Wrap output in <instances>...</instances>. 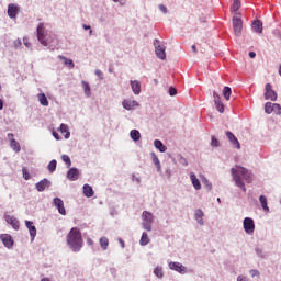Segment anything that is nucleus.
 I'll return each instance as SVG.
<instances>
[{"label":"nucleus","instance_id":"1","mask_svg":"<svg viewBox=\"0 0 281 281\" xmlns=\"http://www.w3.org/2000/svg\"><path fill=\"white\" fill-rule=\"evenodd\" d=\"M231 172L237 188H240L243 192H247V188H245V181L246 183H251V181H254L251 178V172L240 166L232 168Z\"/></svg>","mask_w":281,"mask_h":281},{"label":"nucleus","instance_id":"2","mask_svg":"<svg viewBox=\"0 0 281 281\" xmlns=\"http://www.w3.org/2000/svg\"><path fill=\"white\" fill-rule=\"evenodd\" d=\"M67 245L72 251L78 252L82 249V233L78 227H72L67 235Z\"/></svg>","mask_w":281,"mask_h":281},{"label":"nucleus","instance_id":"3","mask_svg":"<svg viewBox=\"0 0 281 281\" xmlns=\"http://www.w3.org/2000/svg\"><path fill=\"white\" fill-rule=\"evenodd\" d=\"M37 41L43 45L44 47H47L52 42H49V38H47V31L45 30V24L40 23L37 25Z\"/></svg>","mask_w":281,"mask_h":281},{"label":"nucleus","instance_id":"4","mask_svg":"<svg viewBox=\"0 0 281 281\" xmlns=\"http://www.w3.org/2000/svg\"><path fill=\"white\" fill-rule=\"evenodd\" d=\"M142 225L146 229V232H153V223L155 222V216L153 215V213L144 211L142 214Z\"/></svg>","mask_w":281,"mask_h":281},{"label":"nucleus","instance_id":"5","mask_svg":"<svg viewBox=\"0 0 281 281\" xmlns=\"http://www.w3.org/2000/svg\"><path fill=\"white\" fill-rule=\"evenodd\" d=\"M233 30L235 36H240V34H243V20L238 15L233 16Z\"/></svg>","mask_w":281,"mask_h":281},{"label":"nucleus","instance_id":"6","mask_svg":"<svg viewBox=\"0 0 281 281\" xmlns=\"http://www.w3.org/2000/svg\"><path fill=\"white\" fill-rule=\"evenodd\" d=\"M155 49H156V56L160 60H166V46L161 45L159 40L154 41Z\"/></svg>","mask_w":281,"mask_h":281},{"label":"nucleus","instance_id":"7","mask_svg":"<svg viewBox=\"0 0 281 281\" xmlns=\"http://www.w3.org/2000/svg\"><path fill=\"white\" fill-rule=\"evenodd\" d=\"M244 231L248 235H251L254 234V232H256V224L254 223V220L251 217H246L244 220Z\"/></svg>","mask_w":281,"mask_h":281},{"label":"nucleus","instance_id":"8","mask_svg":"<svg viewBox=\"0 0 281 281\" xmlns=\"http://www.w3.org/2000/svg\"><path fill=\"white\" fill-rule=\"evenodd\" d=\"M265 89V100H271L272 102H276V100H278V93L273 91L271 83H267Z\"/></svg>","mask_w":281,"mask_h":281},{"label":"nucleus","instance_id":"9","mask_svg":"<svg viewBox=\"0 0 281 281\" xmlns=\"http://www.w3.org/2000/svg\"><path fill=\"white\" fill-rule=\"evenodd\" d=\"M0 239L2 240V244L7 249H12L14 247V239L12 238V235L10 234H1Z\"/></svg>","mask_w":281,"mask_h":281},{"label":"nucleus","instance_id":"10","mask_svg":"<svg viewBox=\"0 0 281 281\" xmlns=\"http://www.w3.org/2000/svg\"><path fill=\"white\" fill-rule=\"evenodd\" d=\"M53 203L55 207L58 210L59 214H61V216H65L67 214V210H65V202H63L60 198H55L53 200Z\"/></svg>","mask_w":281,"mask_h":281},{"label":"nucleus","instance_id":"11","mask_svg":"<svg viewBox=\"0 0 281 281\" xmlns=\"http://www.w3.org/2000/svg\"><path fill=\"white\" fill-rule=\"evenodd\" d=\"M226 137H227L228 142H231V144L235 148H237V150H240V142H238V138L236 137V135H234V133L226 132Z\"/></svg>","mask_w":281,"mask_h":281},{"label":"nucleus","instance_id":"12","mask_svg":"<svg viewBox=\"0 0 281 281\" xmlns=\"http://www.w3.org/2000/svg\"><path fill=\"white\" fill-rule=\"evenodd\" d=\"M19 12H20L19 5L14 3H10L8 5V16L10 19H16V14H19Z\"/></svg>","mask_w":281,"mask_h":281},{"label":"nucleus","instance_id":"13","mask_svg":"<svg viewBox=\"0 0 281 281\" xmlns=\"http://www.w3.org/2000/svg\"><path fill=\"white\" fill-rule=\"evenodd\" d=\"M25 226L30 232L32 243H34V239L36 238V226H34V222L25 221Z\"/></svg>","mask_w":281,"mask_h":281},{"label":"nucleus","instance_id":"14","mask_svg":"<svg viewBox=\"0 0 281 281\" xmlns=\"http://www.w3.org/2000/svg\"><path fill=\"white\" fill-rule=\"evenodd\" d=\"M213 98H214L216 110L220 113H225V105L223 104V102H221V97L216 92H214Z\"/></svg>","mask_w":281,"mask_h":281},{"label":"nucleus","instance_id":"15","mask_svg":"<svg viewBox=\"0 0 281 281\" xmlns=\"http://www.w3.org/2000/svg\"><path fill=\"white\" fill-rule=\"evenodd\" d=\"M169 269L177 271L178 273H186V267L180 262H169Z\"/></svg>","mask_w":281,"mask_h":281},{"label":"nucleus","instance_id":"16","mask_svg":"<svg viewBox=\"0 0 281 281\" xmlns=\"http://www.w3.org/2000/svg\"><path fill=\"white\" fill-rule=\"evenodd\" d=\"M79 177H80V171H78L77 168H70L67 172V179H69V181H77Z\"/></svg>","mask_w":281,"mask_h":281},{"label":"nucleus","instance_id":"17","mask_svg":"<svg viewBox=\"0 0 281 281\" xmlns=\"http://www.w3.org/2000/svg\"><path fill=\"white\" fill-rule=\"evenodd\" d=\"M52 183L47 179H43L40 182L36 183V190L37 192H44L46 188H49Z\"/></svg>","mask_w":281,"mask_h":281},{"label":"nucleus","instance_id":"18","mask_svg":"<svg viewBox=\"0 0 281 281\" xmlns=\"http://www.w3.org/2000/svg\"><path fill=\"white\" fill-rule=\"evenodd\" d=\"M131 87L135 95H139V93H142V83H139V81L137 80L131 81Z\"/></svg>","mask_w":281,"mask_h":281},{"label":"nucleus","instance_id":"19","mask_svg":"<svg viewBox=\"0 0 281 281\" xmlns=\"http://www.w3.org/2000/svg\"><path fill=\"white\" fill-rule=\"evenodd\" d=\"M58 58L64 63L65 67H68L69 69H74L76 67L72 59H69L63 55H59Z\"/></svg>","mask_w":281,"mask_h":281},{"label":"nucleus","instance_id":"20","mask_svg":"<svg viewBox=\"0 0 281 281\" xmlns=\"http://www.w3.org/2000/svg\"><path fill=\"white\" fill-rule=\"evenodd\" d=\"M122 104H123V108L126 109V111H131L132 109H135V106H139V103L137 101H131V100H124Z\"/></svg>","mask_w":281,"mask_h":281},{"label":"nucleus","instance_id":"21","mask_svg":"<svg viewBox=\"0 0 281 281\" xmlns=\"http://www.w3.org/2000/svg\"><path fill=\"white\" fill-rule=\"evenodd\" d=\"M5 221H7V223H9V225H11L13 227V229H19V227H20L19 220H16L13 216H7Z\"/></svg>","mask_w":281,"mask_h":281},{"label":"nucleus","instance_id":"22","mask_svg":"<svg viewBox=\"0 0 281 281\" xmlns=\"http://www.w3.org/2000/svg\"><path fill=\"white\" fill-rule=\"evenodd\" d=\"M252 30L257 34H262V22L260 20H255L252 22Z\"/></svg>","mask_w":281,"mask_h":281},{"label":"nucleus","instance_id":"23","mask_svg":"<svg viewBox=\"0 0 281 281\" xmlns=\"http://www.w3.org/2000/svg\"><path fill=\"white\" fill-rule=\"evenodd\" d=\"M37 100L42 106H49V101L47 100V95H45V93L37 94Z\"/></svg>","mask_w":281,"mask_h":281},{"label":"nucleus","instance_id":"24","mask_svg":"<svg viewBox=\"0 0 281 281\" xmlns=\"http://www.w3.org/2000/svg\"><path fill=\"white\" fill-rule=\"evenodd\" d=\"M190 179H191V182H192L193 188H195L196 190H201V181H199V180L196 179V175H194V173L191 172Z\"/></svg>","mask_w":281,"mask_h":281},{"label":"nucleus","instance_id":"25","mask_svg":"<svg viewBox=\"0 0 281 281\" xmlns=\"http://www.w3.org/2000/svg\"><path fill=\"white\" fill-rule=\"evenodd\" d=\"M59 132L61 133V135L65 136L66 139H69V137L71 136V133H69V127L65 124L60 125Z\"/></svg>","mask_w":281,"mask_h":281},{"label":"nucleus","instance_id":"26","mask_svg":"<svg viewBox=\"0 0 281 281\" xmlns=\"http://www.w3.org/2000/svg\"><path fill=\"white\" fill-rule=\"evenodd\" d=\"M203 216H204L203 210L198 209V210L195 211V221H196L200 225H203V224H204V222H203Z\"/></svg>","mask_w":281,"mask_h":281},{"label":"nucleus","instance_id":"27","mask_svg":"<svg viewBox=\"0 0 281 281\" xmlns=\"http://www.w3.org/2000/svg\"><path fill=\"white\" fill-rule=\"evenodd\" d=\"M83 194L85 196H87L88 199L93 196V188H91V186L89 184H85L83 186Z\"/></svg>","mask_w":281,"mask_h":281},{"label":"nucleus","instance_id":"28","mask_svg":"<svg viewBox=\"0 0 281 281\" xmlns=\"http://www.w3.org/2000/svg\"><path fill=\"white\" fill-rule=\"evenodd\" d=\"M148 243H150V238L148 237V233L144 232L142 234L139 245H142V247H145V245H148Z\"/></svg>","mask_w":281,"mask_h":281},{"label":"nucleus","instance_id":"29","mask_svg":"<svg viewBox=\"0 0 281 281\" xmlns=\"http://www.w3.org/2000/svg\"><path fill=\"white\" fill-rule=\"evenodd\" d=\"M130 136L134 142H139V139L142 138V134L137 130H132L130 132Z\"/></svg>","mask_w":281,"mask_h":281},{"label":"nucleus","instance_id":"30","mask_svg":"<svg viewBox=\"0 0 281 281\" xmlns=\"http://www.w3.org/2000/svg\"><path fill=\"white\" fill-rule=\"evenodd\" d=\"M259 201H260L262 210L265 212H269V205L267 204V196L260 195Z\"/></svg>","mask_w":281,"mask_h":281},{"label":"nucleus","instance_id":"31","mask_svg":"<svg viewBox=\"0 0 281 281\" xmlns=\"http://www.w3.org/2000/svg\"><path fill=\"white\" fill-rule=\"evenodd\" d=\"M10 146L12 150H14V153H21V144H19L16 139H12V142L10 143Z\"/></svg>","mask_w":281,"mask_h":281},{"label":"nucleus","instance_id":"32","mask_svg":"<svg viewBox=\"0 0 281 281\" xmlns=\"http://www.w3.org/2000/svg\"><path fill=\"white\" fill-rule=\"evenodd\" d=\"M154 145H155V148H157L160 153H166L167 148L165 147L164 143H161V140L156 139L154 142Z\"/></svg>","mask_w":281,"mask_h":281},{"label":"nucleus","instance_id":"33","mask_svg":"<svg viewBox=\"0 0 281 281\" xmlns=\"http://www.w3.org/2000/svg\"><path fill=\"white\" fill-rule=\"evenodd\" d=\"M100 247L103 249V251H106L109 249V238L101 237L100 238Z\"/></svg>","mask_w":281,"mask_h":281},{"label":"nucleus","instance_id":"34","mask_svg":"<svg viewBox=\"0 0 281 281\" xmlns=\"http://www.w3.org/2000/svg\"><path fill=\"white\" fill-rule=\"evenodd\" d=\"M81 85L83 87L85 94L89 98L91 95V86H89V82L87 81H82Z\"/></svg>","mask_w":281,"mask_h":281},{"label":"nucleus","instance_id":"35","mask_svg":"<svg viewBox=\"0 0 281 281\" xmlns=\"http://www.w3.org/2000/svg\"><path fill=\"white\" fill-rule=\"evenodd\" d=\"M231 10L232 12H238V10H240V0H233Z\"/></svg>","mask_w":281,"mask_h":281},{"label":"nucleus","instance_id":"36","mask_svg":"<svg viewBox=\"0 0 281 281\" xmlns=\"http://www.w3.org/2000/svg\"><path fill=\"white\" fill-rule=\"evenodd\" d=\"M223 95L225 98V100L229 101V98L232 95V88L229 87H224L223 89Z\"/></svg>","mask_w":281,"mask_h":281},{"label":"nucleus","instance_id":"37","mask_svg":"<svg viewBox=\"0 0 281 281\" xmlns=\"http://www.w3.org/2000/svg\"><path fill=\"white\" fill-rule=\"evenodd\" d=\"M265 112L268 113V114L273 113V103L267 102L266 105H265Z\"/></svg>","mask_w":281,"mask_h":281},{"label":"nucleus","instance_id":"38","mask_svg":"<svg viewBox=\"0 0 281 281\" xmlns=\"http://www.w3.org/2000/svg\"><path fill=\"white\" fill-rule=\"evenodd\" d=\"M272 113H276V115H281V106H280V104L273 103Z\"/></svg>","mask_w":281,"mask_h":281},{"label":"nucleus","instance_id":"39","mask_svg":"<svg viewBox=\"0 0 281 281\" xmlns=\"http://www.w3.org/2000/svg\"><path fill=\"white\" fill-rule=\"evenodd\" d=\"M154 273L157 278H164V269L157 267L154 269Z\"/></svg>","mask_w":281,"mask_h":281},{"label":"nucleus","instance_id":"40","mask_svg":"<svg viewBox=\"0 0 281 281\" xmlns=\"http://www.w3.org/2000/svg\"><path fill=\"white\" fill-rule=\"evenodd\" d=\"M61 159L67 165V168H71V158H69V156L63 155Z\"/></svg>","mask_w":281,"mask_h":281},{"label":"nucleus","instance_id":"41","mask_svg":"<svg viewBox=\"0 0 281 281\" xmlns=\"http://www.w3.org/2000/svg\"><path fill=\"white\" fill-rule=\"evenodd\" d=\"M22 175H23V179H25V181H30V179H31L30 171L25 167L22 168Z\"/></svg>","mask_w":281,"mask_h":281},{"label":"nucleus","instance_id":"42","mask_svg":"<svg viewBox=\"0 0 281 281\" xmlns=\"http://www.w3.org/2000/svg\"><path fill=\"white\" fill-rule=\"evenodd\" d=\"M56 166H57V161L56 160H52L49 164H48V170L49 172H54L56 170Z\"/></svg>","mask_w":281,"mask_h":281},{"label":"nucleus","instance_id":"43","mask_svg":"<svg viewBox=\"0 0 281 281\" xmlns=\"http://www.w3.org/2000/svg\"><path fill=\"white\" fill-rule=\"evenodd\" d=\"M211 146H214L215 148H217V146H218V139L214 136H212Z\"/></svg>","mask_w":281,"mask_h":281},{"label":"nucleus","instance_id":"44","mask_svg":"<svg viewBox=\"0 0 281 281\" xmlns=\"http://www.w3.org/2000/svg\"><path fill=\"white\" fill-rule=\"evenodd\" d=\"M159 10H160V12H162L164 14H168V8H166V5L160 4V5H159Z\"/></svg>","mask_w":281,"mask_h":281},{"label":"nucleus","instance_id":"45","mask_svg":"<svg viewBox=\"0 0 281 281\" xmlns=\"http://www.w3.org/2000/svg\"><path fill=\"white\" fill-rule=\"evenodd\" d=\"M95 76H98V78H100V80H104V76L102 75V70L97 69L95 70Z\"/></svg>","mask_w":281,"mask_h":281},{"label":"nucleus","instance_id":"46","mask_svg":"<svg viewBox=\"0 0 281 281\" xmlns=\"http://www.w3.org/2000/svg\"><path fill=\"white\" fill-rule=\"evenodd\" d=\"M250 276L252 278H256V276H258V278H260V272L258 270H250Z\"/></svg>","mask_w":281,"mask_h":281},{"label":"nucleus","instance_id":"47","mask_svg":"<svg viewBox=\"0 0 281 281\" xmlns=\"http://www.w3.org/2000/svg\"><path fill=\"white\" fill-rule=\"evenodd\" d=\"M176 93H177V89H175L173 87L169 88L170 95H175Z\"/></svg>","mask_w":281,"mask_h":281},{"label":"nucleus","instance_id":"48","mask_svg":"<svg viewBox=\"0 0 281 281\" xmlns=\"http://www.w3.org/2000/svg\"><path fill=\"white\" fill-rule=\"evenodd\" d=\"M23 43L25 45V47H31L30 41L27 40V37L23 38Z\"/></svg>","mask_w":281,"mask_h":281},{"label":"nucleus","instance_id":"49","mask_svg":"<svg viewBox=\"0 0 281 281\" xmlns=\"http://www.w3.org/2000/svg\"><path fill=\"white\" fill-rule=\"evenodd\" d=\"M237 281H249V280H247V277L239 276L237 277Z\"/></svg>","mask_w":281,"mask_h":281},{"label":"nucleus","instance_id":"50","mask_svg":"<svg viewBox=\"0 0 281 281\" xmlns=\"http://www.w3.org/2000/svg\"><path fill=\"white\" fill-rule=\"evenodd\" d=\"M8 139H9V142H10V144H11L12 139H14V134L9 133V134H8Z\"/></svg>","mask_w":281,"mask_h":281},{"label":"nucleus","instance_id":"51","mask_svg":"<svg viewBox=\"0 0 281 281\" xmlns=\"http://www.w3.org/2000/svg\"><path fill=\"white\" fill-rule=\"evenodd\" d=\"M205 186L207 190H212V183H210L207 180L205 181Z\"/></svg>","mask_w":281,"mask_h":281},{"label":"nucleus","instance_id":"52","mask_svg":"<svg viewBox=\"0 0 281 281\" xmlns=\"http://www.w3.org/2000/svg\"><path fill=\"white\" fill-rule=\"evenodd\" d=\"M53 137H55V139H57V140L60 139V136L56 132H53Z\"/></svg>","mask_w":281,"mask_h":281},{"label":"nucleus","instance_id":"53","mask_svg":"<svg viewBox=\"0 0 281 281\" xmlns=\"http://www.w3.org/2000/svg\"><path fill=\"white\" fill-rule=\"evenodd\" d=\"M192 52H193V54H198V49H196V45H192Z\"/></svg>","mask_w":281,"mask_h":281},{"label":"nucleus","instance_id":"54","mask_svg":"<svg viewBox=\"0 0 281 281\" xmlns=\"http://www.w3.org/2000/svg\"><path fill=\"white\" fill-rule=\"evenodd\" d=\"M154 164H155L156 166H159V158L155 157V158H154Z\"/></svg>","mask_w":281,"mask_h":281},{"label":"nucleus","instance_id":"55","mask_svg":"<svg viewBox=\"0 0 281 281\" xmlns=\"http://www.w3.org/2000/svg\"><path fill=\"white\" fill-rule=\"evenodd\" d=\"M0 111H3V99H0Z\"/></svg>","mask_w":281,"mask_h":281},{"label":"nucleus","instance_id":"56","mask_svg":"<svg viewBox=\"0 0 281 281\" xmlns=\"http://www.w3.org/2000/svg\"><path fill=\"white\" fill-rule=\"evenodd\" d=\"M87 244L90 246L93 245V239H91V238L87 239Z\"/></svg>","mask_w":281,"mask_h":281},{"label":"nucleus","instance_id":"57","mask_svg":"<svg viewBox=\"0 0 281 281\" xmlns=\"http://www.w3.org/2000/svg\"><path fill=\"white\" fill-rule=\"evenodd\" d=\"M249 56H250V58H256V53L250 52V53H249Z\"/></svg>","mask_w":281,"mask_h":281},{"label":"nucleus","instance_id":"58","mask_svg":"<svg viewBox=\"0 0 281 281\" xmlns=\"http://www.w3.org/2000/svg\"><path fill=\"white\" fill-rule=\"evenodd\" d=\"M119 243H120L121 247L124 248V241L122 240V238H119Z\"/></svg>","mask_w":281,"mask_h":281},{"label":"nucleus","instance_id":"59","mask_svg":"<svg viewBox=\"0 0 281 281\" xmlns=\"http://www.w3.org/2000/svg\"><path fill=\"white\" fill-rule=\"evenodd\" d=\"M83 30H91V26L83 24Z\"/></svg>","mask_w":281,"mask_h":281},{"label":"nucleus","instance_id":"60","mask_svg":"<svg viewBox=\"0 0 281 281\" xmlns=\"http://www.w3.org/2000/svg\"><path fill=\"white\" fill-rule=\"evenodd\" d=\"M41 281H49V278H43Z\"/></svg>","mask_w":281,"mask_h":281},{"label":"nucleus","instance_id":"61","mask_svg":"<svg viewBox=\"0 0 281 281\" xmlns=\"http://www.w3.org/2000/svg\"><path fill=\"white\" fill-rule=\"evenodd\" d=\"M279 75L281 76V65H280V67H279Z\"/></svg>","mask_w":281,"mask_h":281},{"label":"nucleus","instance_id":"62","mask_svg":"<svg viewBox=\"0 0 281 281\" xmlns=\"http://www.w3.org/2000/svg\"><path fill=\"white\" fill-rule=\"evenodd\" d=\"M218 203H221V198H217Z\"/></svg>","mask_w":281,"mask_h":281},{"label":"nucleus","instance_id":"63","mask_svg":"<svg viewBox=\"0 0 281 281\" xmlns=\"http://www.w3.org/2000/svg\"><path fill=\"white\" fill-rule=\"evenodd\" d=\"M90 34H93V30H90Z\"/></svg>","mask_w":281,"mask_h":281},{"label":"nucleus","instance_id":"64","mask_svg":"<svg viewBox=\"0 0 281 281\" xmlns=\"http://www.w3.org/2000/svg\"><path fill=\"white\" fill-rule=\"evenodd\" d=\"M115 3H117V1H120V0H113Z\"/></svg>","mask_w":281,"mask_h":281}]
</instances>
